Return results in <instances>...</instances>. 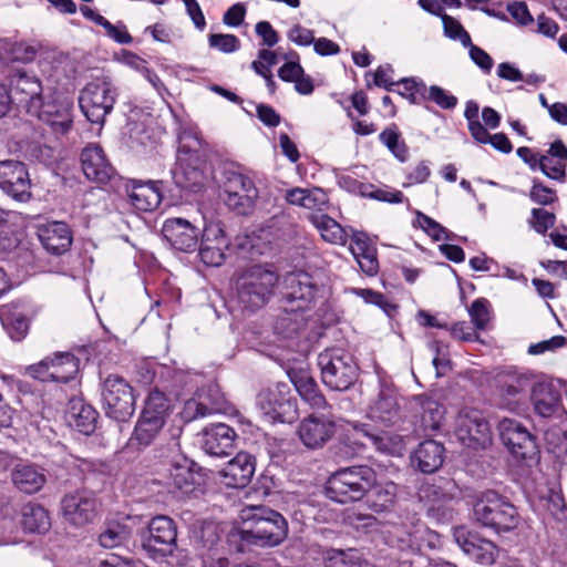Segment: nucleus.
<instances>
[{
  "instance_id": "1",
  "label": "nucleus",
  "mask_w": 567,
  "mask_h": 567,
  "mask_svg": "<svg viewBox=\"0 0 567 567\" xmlns=\"http://www.w3.org/2000/svg\"><path fill=\"white\" fill-rule=\"evenodd\" d=\"M279 276L271 265L255 264L235 274V300L243 312L254 313L274 296Z\"/></svg>"
},
{
  "instance_id": "2",
  "label": "nucleus",
  "mask_w": 567,
  "mask_h": 567,
  "mask_svg": "<svg viewBox=\"0 0 567 567\" xmlns=\"http://www.w3.org/2000/svg\"><path fill=\"white\" fill-rule=\"evenodd\" d=\"M240 538L248 545L275 547L288 536L287 519L277 511L265 506H246L240 511Z\"/></svg>"
},
{
  "instance_id": "3",
  "label": "nucleus",
  "mask_w": 567,
  "mask_h": 567,
  "mask_svg": "<svg viewBox=\"0 0 567 567\" xmlns=\"http://www.w3.org/2000/svg\"><path fill=\"white\" fill-rule=\"evenodd\" d=\"M375 483V472L367 465L343 467L331 474L327 496L341 504L362 499Z\"/></svg>"
},
{
  "instance_id": "4",
  "label": "nucleus",
  "mask_w": 567,
  "mask_h": 567,
  "mask_svg": "<svg viewBox=\"0 0 567 567\" xmlns=\"http://www.w3.org/2000/svg\"><path fill=\"white\" fill-rule=\"evenodd\" d=\"M473 515L477 523L496 533L513 530L519 523L516 507L493 489L477 494L473 503Z\"/></svg>"
},
{
  "instance_id": "5",
  "label": "nucleus",
  "mask_w": 567,
  "mask_h": 567,
  "mask_svg": "<svg viewBox=\"0 0 567 567\" xmlns=\"http://www.w3.org/2000/svg\"><path fill=\"white\" fill-rule=\"evenodd\" d=\"M322 382L331 390L346 391L358 378V364L353 357L341 348L326 349L318 355Z\"/></svg>"
},
{
  "instance_id": "6",
  "label": "nucleus",
  "mask_w": 567,
  "mask_h": 567,
  "mask_svg": "<svg viewBox=\"0 0 567 567\" xmlns=\"http://www.w3.org/2000/svg\"><path fill=\"white\" fill-rule=\"evenodd\" d=\"M383 534L386 544L401 551L419 553L424 548H435L439 544V534L414 517L388 526Z\"/></svg>"
},
{
  "instance_id": "7",
  "label": "nucleus",
  "mask_w": 567,
  "mask_h": 567,
  "mask_svg": "<svg viewBox=\"0 0 567 567\" xmlns=\"http://www.w3.org/2000/svg\"><path fill=\"white\" fill-rule=\"evenodd\" d=\"M115 86L106 79H96L87 83L79 97L80 109L93 124L103 125L116 102Z\"/></svg>"
},
{
  "instance_id": "8",
  "label": "nucleus",
  "mask_w": 567,
  "mask_h": 567,
  "mask_svg": "<svg viewBox=\"0 0 567 567\" xmlns=\"http://www.w3.org/2000/svg\"><path fill=\"white\" fill-rule=\"evenodd\" d=\"M101 395L103 410L110 419L125 422L134 414V391L124 378L110 374L102 382Z\"/></svg>"
},
{
  "instance_id": "9",
  "label": "nucleus",
  "mask_w": 567,
  "mask_h": 567,
  "mask_svg": "<svg viewBox=\"0 0 567 567\" xmlns=\"http://www.w3.org/2000/svg\"><path fill=\"white\" fill-rule=\"evenodd\" d=\"M257 406L265 421L272 424L292 423L298 417L297 401L285 383L259 392Z\"/></svg>"
},
{
  "instance_id": "10",
  "label": "nucleus",
  "mask_w": 567,
  "mask_h": 567,
  "mask_svg": "<svg viewBox=\"0 0 567 567\" xmlns=\"http://www.w3.org/2000/svg\"><path fill=\"white\" fill-rule=\"evenodd\" d=\"M147 536L143 538L142 548L153 558L173 555L177 548V526L168 516L158 515L148 523Z\"/></svg>"
},
{
  "instance_id": "11",
  "label": "nucleus",
  "mask_w": 567,
  "mask_h": 567,
  "mask_svg": "<svg viewBox=\"0 0 567 567\" xmlns=\"http://www.w3.org/2000/svg\"><path fill=\"white\" fill-rule=\"evenodd\" d=\"M455 436L463 446L472 450L485 449L492 442L489 423L477 410H463L458 413Z\"/></svg>"
},
{
  "instance_id": "12",
  "label": "nucleus",
  "mask_w": 567,
  "mask_h": 567,
  "mask_svg": "<svg viewBox=\"0 0 567 567\" xmlns=\"http://www.w3.org/2000/svg\"><path fill=\"white\" fill-rule=\"evenodd\" d=\"M503 444L518 461L535 462L538 447L535 436L519 421L503 419L498 424Z\"/></svg>"
},
{
  "instance_id": "13",
  "label": "nucleus",
  "mask_w": 567,
  "mask_h": 567,
  "mask_svg": "<svg viewBox=\"0 0 567 567\" xmlns=\"http://www.w3.org/2000/svg\"><path fill=\"white\" fill-rule=\"evenodd\" d=\"M259 196L254 181L239 173L229 171L224 183V202L240 215L249 214Z\"/></svg>"
},
{
  "instance_id": "14",
  "label": "nucleus",
  "mask_w": 567,
  "mask_h": 567,
  "mask_svg": "<svg viewBox=\"0 0 567 567\" xmlns=\"http://www.w3.org/2000/svg\"><path fill=\"white\" fill-rule=\"evenodd\" d=\"M193 138L194 143L200 146L202 142L197 133L183 132L179 134L181 146L178 148L176 164L171 174L175 185L185 190L196 192L203 183V173L197 166L188 165L186 162L197 157L192 153L190 145L184 144L187 138Z\"/></svg>"
},
{
  "instance_id": "15",
  "label": "nucleus",
  "mask_w": 567,
  "mask_h": 567,
  "mask_svg": "<svg viewBox=\"0 0 567 567\" xmlns=\"http://www.w3.org/2000/svg\"><path fill=\"white\" fill-rule=\"evenodd\" d=\"M8 91L12 103L24 107L29 114L39 110V105L44 101L43 84L34 74L23 69L16 70L10 75Z\"/></svg>"
},
{
  "instance_id": "16",
  "label": "nucleus",
  "mask_w": 567,
  "mask_h": 567,
  "mask_svg": "<svg viewBox=\"0 0 567 567\" xmlns=\"http://www.w3.org/2000/svg\"><path fill=\"white\" fill-rule=\"evenodd\" d=\"M80 361L70 352H59L47 357L37 364L29 367V373L43 382L54 381L66 383L79 372Z\"/></svg>"
},
{
  "instance_id": "17",
  "label": "nucleus",
  "mask_w": 567,
  "mask_h": 567,
  "mask_svg": "<svg viewBox=\"0 0 567 567\" xmlns=\"http://www.w3.org/2000/svg\"><path fill=\"white\" fill-rule=\"evenodd\" d=\"M0 189L16 202L30 200L31 179L24 163L14 159L0 161Z\"/></svg>"
},
{
  "instance_id": "18",
  "label": "nucleus",
  "mask_w": 567,
  "mask_h": 567,
  "mask_svg": "<svg viewBox=\"0 0 567 567\" xmlns=\"http://www.w3.org/2000/svg\"><path fill=\"white\" fill-rule=\"evenodd\" d=\"M284 300L291 306L292 311H305L313 303L318 286L310 274L295 271L286 275L284 279Z\"/></svg>"
},
{
  "instance_id": "19",
  "label": "nucleus",
  "mask_w": 567,
  "mask_h": 567,
  "mask_svg": "<svg viewBox=\"0 0 567 567\" xmlns=\"http://www.w3.org/2000/svg\"><path fill=\"white\" fill-rule=\"evenodd\" d=\"M534 374L530 372L508 371L498 375L497 391L501 405L509 411H516L526 398Z\"/></svg>"
},
{
  "instance_id": "20",
  "label": "nucleus",
  "mask_w": 567,
  "mask_h": 567,
  "mask_svg": "<svg viewBox=\"0 0 567 567\" xmlns=\"http://www.w3.org/2000/svg\"><path fill=\"white\" fill-rule=\"evenodd\" d=\"M34 315L33 305L27 300H17L0 307L1 324L13 341H21L27 337Z\"/></svg>"
},
{
  "instance_id": "21",
  "label": "nucleus",
  "mask_w": 567,
  "mask_h": 567,
  "mask_svg": "<svg viewBox=\"0 0 567 567\" xmlns=\"http://www.w3.org/2000/svg\"><path fill=\"white\" fill-rule=\"evenodd\" d=\"M367 416L381 425L390 426L400 419L398 393L392 383L380 380L379 392L370 402Z\"/></svg>"
},
{
  "instance_id": "22",
  "label": "nucleus",
  "mask_w": 567,
  "mask_h": 567,
  "mask_svg": "<svg viewBox=\"0 0 567 567\" xmlns=\"http://www.w3.org/2000/svg\"><path fill=\"white\" fill-rule=\"evenodd\" d=\"M230 241L219 221L205 225L199 247L200 260L210 267H219L226 260V251Z\"/></svg>"
},
{
  "instance_id": "23",
  "label": "nucleus",
  "mask_w": 567,
  "mask_h": 567,
  "mask_svg": "<svg viewBox=\"0 0 567 567\" xmlns=\"http://www.w3.org/2000/svg\"><path fill=\"white\" fill-rule=\"evenodd\" d=\"M63 516L75 526H83L96 515V497L87 489L66 494L61 502Z\"/></svg>"
},
{
  "instance_id": "24",
  "label": "nucleus",
  "mask_w": 567,
  "mask_h": 567,
  "mask_svg": "<svg viewBox=\"0 0 567 567\" xmlns=\"http://www.w3.org/2000/svg\"><path fill=\"white\" fill-rule=\"evenodd\" d=\"M454 539L463 553L475 563L486 566L495 563L498 549L493 542L481 538L464 527L454 529Z\"/></svg>"
},
{
  "instance_id": "25",
  "label": "nucleus",
  "mask_w": 567,
  "mask_h": 567,
  "mask_svg": "<svg viewBox=\"0 0 567 567\" xmlns=\"http://www.w3.org/2000/svg\"><path fill=\"white\" fill-rule=\"evenodd\" d=\"M162 484L172 494L186 495L193 491L194 473L187 457L175 455L163 464Z\"/></svg>"
},
{
  "instance_id": "26",
  "label": "nucleus",
  "mask_w": 567,
  "mask_h": 567,
  "mask_svg": "<svg viewBox=\"0 0 567 567\" xmlns=\"http://www.w3.org/2000/svg\"><path fill=\"white\" fill-rule=\"evenodd\" d=\"M162 233L176 250L190 252L197 248L199 229L185 218H167L164 221Z\"/></svg>"
},
{
  "instance_id": "27",
  "label": "nucleus",
  "mask_w": 567,
  "mask_h": 567,
  "mask_svg": "<svg viewBox=\"0 0 567 567\" xmlns=\"http://www.w3.org/2000/svg\"><path fill=\"white\" fill-rule=\"evenodd\" d=\"M560 401V392L550 380L545 377L533 380L530 402L537 415L544 419L554 416L559 410Z\"/></svg>"
},
{
  "instance_id": "28",
  "label": "nucleus",
  "mask_w": 567,
  "mask_h": 567,
  "mask_svg": "<svg viewBox=\"0 0 567 567\" xmlns=\"http://www.w3.org/2000/svg\"><path fill=\"white\" fill-rule=\"evenodd\" d=\"M81 166L89 181L104 184L115 176V169L97 144H89L82 150Z\"/></svg>"
},
{
  "instance_id": "29",
  "label": "nucleus",
  "mask_w": 567,
  "mask_h": 567,
  "mask_svg": "<svg viewBox=\"0 0 567 567\" xmlns=\"http://www.w3.org/2000/svg\"><path fill=\"white\" fill-rule=\"evenodd\" d=\"M71 110V104L68 101L54 97L51 101H43L39 105V110L30 115L48 124L53 132L65 134L72 125Z\"/></svg>"
},
{
  "instance_id": "30",
  "label": "nucleus",
  "mask_w": 567,
  "mask_h": 567,
  "mask_svg": "<svg viewBox=\"0 0 567 567\" xmlns=\"http://www.w3.org/2000/svg\"><path fill=\"white\" fill-rule=\"evenodd\" d=\"M236 432L225 423L207 425L202 432V449L212 456H226L234 447Z\"/></svg>"
},
{
  "instance_id": "31",
  "label": "nucleus",
  "mask_w": 567,
  "mask_h": 567,
  "mask_svg": "<svg viewBox=\"0 0 567 567\" xmlns=\"http://www.w3.org/2000/svg\"><path fill=\"white\" fill-rule=\"evenodd\" d=\"M255 470V457L247 452H239L221 468L220 476L226 486L243 488L250 482Z\"/></svg>"
},
{
  "instance_id": "32",
  "label": "nucleus",
  "mask_w": 567,
  "mask_h": 567,
  "mask_svg": "<svg viewBox=\"0 0 567 567\" xmlns=\"http://www.w3.org/2000/svg\"><path fill=\"white\" fill-rule=\"evenodd\" d=\"M38 237L43 248L56 256L66 252L72 244V231L63 221H52L39 227Z\"/></svg>"
},
{
  "instance_id": "33",
  "label": "nucleus",
  "mask_w": 567,
  "mask_h": 567,
  "mask_svg": "<svg viewBox=\"0 0 567 567\" xmlns=\"http://www.w3.org/2000/svg\"><path fill=\"white\" fill-rule=\"evenodd\" d=\"M298 434L307 447H320L334 434V423L329 419L310 415L301 421Z\"/></svg>"
},
{
  "instance_id": "34",
  "label": "nucleus",
  "mask_w": 567,
  "mask_h": 567,
  "mask_svg": "<svg viewBox=\"0 0 567 567\" xmlns=\"http://www.w3.org/2000/svg\"><path fill=\"white\" fill-rule=\"evenodd\" d=\"M444 458V445L434 440H425L412 453L411 463L422 473L431 474L443 465Z\"/></svg>"
},
{
  "instance_id": "35",
  "label": "nucleus",
  "mask_w": 567,
  "mask_h": 567,
  "mask_svg": "<svg viewBox=\"0 0 567 567\" xmlns=\"http://www.w3.org/2000/svg\"><path fill=\"white\" fill-rule=\"evenodd\" d=\"M11 480L20 492L35 494L47 482L45 470L37 464L20 462L14 465Z\"/></svg>"
},
{
  "instance_id": "36",
  "label": "nucleus",
  "mask_w": 567,
  "mask_h": 567,
  "mask_svg": "<svg viewBox=\"0 0 567 567\" xmlns=\"http://www.w3.org/2000/svg\"><path fill=\"white\" fill-rule=\"evenodd\" d=\"M413 411L416 424L424 432L439 430L445 414L444 406L426 395H419L414 399Z\"/></svg>"
},
{
  "instance_id": "37",
  "label": "nucleus",
  "mask_w": 567,
  "mask_h": 567,
  "mask_svg": "<svg viewBox=\"0 0 567 567\" xmlns=\"http://www.w3.org/2000/svg\"><path fill=\"white\" fill-rule=\"evenodd\" d=\"M357 439L355 443L361 446L371 445L380 452L394 454L400 450L401 439L391 436L388 433H378L365 423H351Z\"/></svg>"
},
{
  "instance_id": "38",
  "label": "nucleus",
  "mask_w": 567,
  "mask_h": 567,
  "mask_svg": "<svg viewBox=\"0 0 567 567\" xmlns=\"http://www.w3.org/2000/svg\"><path fill=\"white\" fill-rule=\"evenodd\" d=\"M156 182H134L128 192L131 205L140 212H152L162 202L161 190Z\"/></svg>"
},
{
  "instance_id": "39",
  "label": "nucleus",
  "mask_w": 567,
  "mask_h": 567,
  "mask_svg": "<svg viewBox=\"0 0 567 567\" xmlns=\"http://www.w3.org/2000/svg\"><path fill=\"white\" fill-rule=\"evenodd\" d=\"M285 199L290 205L299 206L306 209L321 212L328 205L329 198L326 192L319 187L301 188L295 187L287 189Z\"/></svg>"
},
{
  "instance_id": "40",
  "label": "nucleus",
  "mask_w": 567,
  "mask_h": 567,
  "mask_svg": "<svg viewBox=\"0 0 567 567\" xmlns=\"http://www.w3.org/2000/svg\"><path fill=\"white\" fill-rule=\"evenodd\" d=\"M164 424L165 423L159 422V419H150L140 415L134 431L128 440L127 447L131 450L141 451L150 446L159 434Z\"/></svg>"
},
{
  "instance_id": "41",
  "label": "nucleus",
  "mask_w": 567,
  "mask_h": 567,
  "mask_svg": "<svg viewBox=\"0 0 567 567\" xmlns=\"http://www.w3.org/2000/svg\"><path fill=\"white\" fill-rule=\"evenodd\" d=\"M420 498L425 501L427 514L437 519H450L452 517V497L444 494L440 487L430 485L420 493Z\"/></svg>"
},
{
  "instance_id": "42",
  "label": "nucleus",
  "mask_w": 567,
  "mask_h": 567,
  "mask_svg": "<svg viewBox=\"0 0 567 567\" xmlns=\"http://www.w3.org/2000/svg\"><path fill=\"white\" fill-rule=\"evenodd\" d=\"M66 417L71 427L82 434L90 435L95 430L97 412L93 406L76 401L72 402Z\"/></svg>"
},
{
  "instance_id": "43",
  "label": "nucleus",
  "mask_w": 567,
  "mask_h": 567,
  "mask_svg": "<svg viewBox=\"0 0 567 567\" xmlns=\"http://www.w3.org/2000/svg\"><path fill=\"white\" fill-rule=\"evenodd\" d=\"M308 219L320 233L324 241L333 245H344L347 243L348 234L346 229L332 217L326 214L313 213Z\"/></svg>"
},
{
  "instance_id": "44",
  "label": "nucleus",
  "mask_w": 567,
  "mask_h": 567,
  "mask_svg": "<svg viewBox=\"0 0 567 567\" xmlns=\"http://www.w3.org/2000/svg\"><path fill=\"white\" fill-rule=\"evenodd\" d=\"M291 381L299 395L311 408L321 410L328 406L326 398L318 389L317 382L307 372L295 373L291 377Z\"/></svg>"
},
{
  "instance_id": "45",
  "label": "nucleus",
  "mask_w": 567,
  "mask_h": 567,
  "mask_svg": "<svg viewBox=\"0 0 567 567\" xmlns=\"http://www.w3.org/2000/svg\"><path fill=\"white\" fill-rule=\"evenodd\" d=\"M21 525L29 533H45L51 526L49 513L41 505L29 503L22 508Z\"/></svg>"
},
{
  "instance_id": "46",
  "label": "nucleus",
  "mask_w": 567,
  "mask_h": 567,
  "mask_svg": "<svg viewBox=\"0 0 567 567\" xmlns=\"http://www.w3.org/2000/svg\"><path fill=\"white\" fill-rule=\"evenodd\" d=\"M379 140L399 162H408L410 157L409 147L401 138V133L395 124L385 127L380 133Z\"/></svg>"
},
{
  "instance_id": "47",
  "label": "nucleus",
  "mask_w": 567,
  "mask_h": 567,
  "mask_svg": "<svg viewBox=\"0 0 567 567\" xmlns=\"http://www.w3.org/2000/svg\"><path fill=\"white\" fill-rule=\"evenodd\" d=\"M369 492V506L374 512H383L394 503L396 485L392 482H386L384 484H377L375 482Z\"/></svg>"
},
{
  "instance_id": "48",
  "label": "nucleus",
  "mask_w": 567,
  "mask_h": 567,
  "mask_svg": "<svg viewBox=\"0 0 567 567\" xmlns=\"http://www.w3.org/2000/svg\"><path fill=\"white\" fill-rule=\"evenodd\" d=\"M300 312L301 311H292L291 306H285L274 323L275 333L284 339L292 338L301 327L302 318Z\"/></svg>"
},
{
  "instance_id": "49",
  "label": "nucleus",
  "mask_w": 567,
  "mask_h": 567,
  "mask_svg": "<svg viewBox=\"0 0 567 567\" xmlns=\"http://www.w3.org/2000/svg\"><path fill=\"white\" fill-rule=\"evenodd\" d=\"M169 410V400L165 393L157 389L152 390L144 403L141 415L153 419H159V422L165 423Z\"/></svg>"
},
{
  "instance_id": "50",
  "label": "nucleus",
  "mask_w": 567,
  "mask_h": 567,
  "mask_svg": "<svg viewBox=\"0 0 567 567\" xmlns=\"http://www.w3.org/2000/svg\"><path fill=\"white\" fill-rule=\"evenodd\" d=\"M394 86H398L394 92L409 100L411 104H420L425 101L427 86L421 79L403 78Z\"/></svg>"
},
{
  "instance_id": "51",
  "label": "nucleus",
  "mask_w": 567,
  "mask_h": 567,
  "mask_svg": "<svg viewBox=\"0 0 567 567\" xmlns=\"http://www.w3.org/2000/svg\"><path fill=\"white\" fill-rule=\"evenodd\" d=\"M362 559L357 549L330 548L324 553V567H362Z\"/></svg>"
},
{
  "instance_id": "52",
  "label": "nucleus",
  "mask_w": 567,
  "mask_h": 567,
  "mask_svg": "<svg viewBox=\"0 0 567 567\" xmlns=\"http://www.w3.org/2000/svg\"><path fill=\"white\" fill-rule=\"evenodd\" d=\"M130 529L121 524H110L103 533L100 534L99 542L104 548H114L124 544L130 538Z\"/></svg>"
},
{
  "instance_id": "53",
  "label": "nucleus",
  "mask_w": 567,
  "mask_h": 567,
  "mask_svg": "<svg viewBox=\"0 0 567 567\" xmlns=\"http://www.w3.org/2000/svg\"><path fill=\"white\" fill-rule=\"evenodd\" d=\"M468 316L477 330H486L491 320L489 302L484 298L474 300L468 308Z\"/></svg>"
},
{
  "instance_id": "54",
  "label": "nucleus",
  "mask_w": 567,
  "mask_h": 567,
  "mask_svg": "<svg viewBox=\"0 0 567 567\" xmlns=\"http://www.w3.org/2000/svg\"><path fill=\"white\" fill-rule=\"evenodd\" d=\"M218 409L205 404L198 399H189L184 403L181 411V416L185 422H192L199 417H205L215 413Z\"/></svg>"
},
{
  "instance_id": "55",
  "label": "nucleus",
  "mask_w": 567,
  "mask_h": 567,
  "mask_svg": "<svg viewBox=\"0 0 567 567\" xmlns=\"http://www.w3.org/2000/svg\"><path fill=\"white\" fill-rule=\"evenodd\" d=\"M464 117L467 121V128L473 138L485 136V126L480 121V105L476 101L470 100L466 102Z\"/></svg>"
},
{
  "instance_id": "56",
  "label": "nucleus",
  "mask_w": 567,
  "mask_h": 567,
  "mask_svg": "<svg viewBox=\"0 0 567 567\" xmlns=\"http://www.w3.org/2000/svg\"><path fill=\"white\" fill-rule=\"evenodd\" d=\"M416 223L434 240L452 239V234L445 227L421 212H416Z\"/></svg>"
},
{
  "instance_id": "57",
  "label": "nucleus",
  "mask_w": 567,
  "mask_h": 567,
  "mask_svg": "<svg viewBox=\"0 0 567 567\" xmlns=\"http://www.w3.org/2000/svg\"><path fill=\"white\" fill-rule=\"evenodd\" d=\"M444 34L454 40L460 41L463 47L471 45V37L463 25L453 17L443 14L442 17Z\"/></svg>"
},
{
  "instance_id": "58",
  "label": "nucleus",
  "mask_w": 567,
  "mask_h": 567,
  "mask_svg": "<svg viewBox=\"0 0 567 567\" xmlns=\"http://www.w3.org/2000/svg\"><path fill=\"white\" fill-rule=\"evenodd\" d=\"M566 163L550 156H540L538 168L547 177L563 183L566 179Z\"/></svg>"
},
{
  "instance_id": "59",
  "label": "nucleus",
  "mask_w": 567,
  "mask_h": 567,
  "mask_svg": "<svg viewBox=\"0 0 567 567\" xmlns=\"http://www.w3.org/2000/svg\"><path fill=\"white\" fill-rule=\"evenodd\" d=\"M425 101L434 102L443 110H453L457 105V97L437 85L427 87Z\"/></svg>"
},
{
  "instance_id": "60",
  "label": "nucleus",
  "mask_w": 567,
  "mask_h": 567,
  "mask_svg": "<svg viewBox=\"0 0 567 567\" xmlns=\"http://www.w3.org/2000/svg\"><path fill=\"white\" fill-rule=\"evenodd\" d=\"M208 44L223 53H234L240 48V41L235 34L212 33L208 35Z\"/></svg>"
},
{
  "instance_id": "61",
  "label": "nucleus",
  "mask_w": 567,
  "mask_h": 567,
  "mask_svg": "<svg viewBox=\"0 0 567 567\" xmlns=\"http://www.w3.org/2000/svg\"><path fill=\"white\" fill-rule=\"evenodd\" d=\"M555 221L556 217L553 213L543 208H533L532 218L528 223L536 233L545 235L555 225Z\"/></svg>"
},
{
  "instance_id": "62",
  "label": "nucleus",
  "mask_w": 567,
  "mask_h": 567,
  "mask_svg": "<svg viewBox=\"0 0 567 567\" xmlns=\"http://www.w3.org/2000/svg\"><path fill=\"white\" fill-rule=\"evenodd\" d=\"M285 59H290L278 71V76L285 82H293L303 74V69L298 62L299 55L296 51L289 52Z\"/></svg>"
},
{
  "instance_id": "63",
  "label": "nucleus",
  "mask_w": 567,
  "mask_h": 567,
  "mask_svg": "<svg viewBox=\"0 0 567 567\" xmlns=\"http://www.w3.org/2000/svg\"><path fill=\"white\" fill-rule=\"evenodd\" d=\"M365 197L390 204H400L404 200V194L401 190L391 187L380 188L373 184H371V189L365 193Z\"/></svg>"
},
{
  "instance_id": "64",
  "label": "nucleus",
  "mask_w": 567,
  "mask_h": 567,
  "mask_svg": "<svg viewBox=\"0 0 567 567\" xmlns=\"http://www.w3.org/2000/svg\"><path fill=\"white\" fill-rule=\"evenodd\" d=\"M359 264L360 269L368 276H374L379 269L375 248L361 250L352 254Z\"/></svg>"
}]
</instances>
